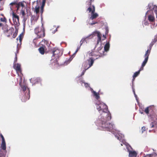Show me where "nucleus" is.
Here are the masks:
<instances>
[{
    "instance_id": "obj_1",
    "label": "nucleus",
    "mask_w": 157,
    "mask_h": 157,
    "mask_svg": "<svg viewBox=\"0 0 157 157\" xmlns=\"http://www.w3.org/2000/svg\"><path fill=\"white\" fill-rule=\"evenodd\" d=\"M96 109L100 115L95 123L98 128L102 130L111 132L113 134L117 131L115 129V125L109 121L111 119V116L106 105L101 101H97L95 103Z\"/></svg>"
},
{
    "instance_id": "obj_2",
    "label": "nucleus",
    "mask_w": 157,
    "mask_h": 157,
    "mask_svg": "<svg viewBox=\"0 0 157 157\" xmlns=\"http://www.w3.org/2000/svg\"><path fill=\"white\" fill-rule=\"evenodd\" d=\"M96 109L100 115L95 123L98 128L102 130L111 132L113 134L117 131L115 129V125L109 121L111 119V116L106 105L101 101H97L95 103Z\"/></svg>"
},
{
    "instance_id": "obj_3",
    "label": "nucleus",
    "mask_w": 157,
    "mask_h": 157,
    "mask_svg": "<svg viewBox=\"0 0 157 157\" xmlns=\"http://www.w3.org/2000/svg\"><path fill=\"white\" fill-rule=\"evenodd\" d=\"M113 134L114 135L115 137L117 138V140L121 142V146H123L124 145L125 146L128 151L129 152V157H137V153L133 150L131 146L125 142L124 139V136L123 135L120 133V132L118 130L113 133Z\"/></svg>"
},
{
    "instance_id": "obj_4",
    "label": "nucleus",
    "mask_w": 157,
    "mask_h": 157,
    "mask_svg": "<svg viewBox=\"0 0 157 157\" xmlns=\"http://www.w3.org/2000/svg\"><path fill=\"white\" fill-rule=\"evenodd\" d=\"M91 35L94 36H97L98 37L97 43L95 46V48H97V51L100 53L98 55L99 56L96 58V59H98L99 57H103L106 55V53H105L104 52L103 47L101 46V35L100 33L98 31H95L93 32Z\"/></svg>"
},
{
    "instance_id": "obj_5",
    "label": "nucleus",
    "mask_w": 157,
    "mask_h": 157,
    "mask_svg": "<svg viewBox=\"0 0 157 157\" xmlns=\"http://www.w3.org/2000/svg\"><path fill=\"white\" fill-rule=\"evenodd\" d=\"M53 54L52 56V62L54 63V65H58V63L59 57L60 56L63 54V51L61 50H60L58 48H54L52 50Z\"/></svg>"
},
{
    "instance_id": "obj_6",
    "label": "nucleus",
    "mask_w": 157,
    "mask_h": 157,
    "mask_svg": "<svg viewBox=\"0 0 157 157\" xmlns=\"http://www.w3.org/2000/svg\"><path fill=\"white\" fill-rule=\"evenodd\" d=\"M21 87L22 90L21 92L23 94L21 100L22 101L25 102L29 98V90L27 86L24 85H21Z\"/></svg>"
},
{
    "instance_id": "obj_7",
    "label": "nucleus",
    "mask_w": 157,
    "mask_h": 157,
    "mask_svg": "<svg viewBox=\"0 0 157 157\" xmlns=\"http://www.w3.org/2000/svg\"><path fill=\"white\" fill-rule=\"evenodd\" d=\"M92 7H93V10L92 12L91 15L89 18V21H87L86 23L87 25L89 24L91 25H93L96 23H98L96 21H92V22H91V20L92 21L93 19L95 18L98 16V14L97 13H94L95 11L94 6V5H93Z\"/></svg>"
},
{
    "instance_id": "obj_8",
    "label": "nucleus",
    "mask_w": 157,
    "mask_h": 157,
    "mask_svg": "<svg viewBox=\"0 0 157 157\" xmlns=\"http://www.w3.org/2000/svg\"><path fill=\"white\" fill-rule=\"evenodd\" d=\"M35 33L37 35L38 38H41L45 36L44 30L42 24L40 28L36 27L34 30Z\"/></svg>"
},
{
    "instance_id": "obj_9",
    "label": "nucleus",
    "mask_w": 157,
    "mask_h": 157,
    "mask_svg": "<svg viewBox=\"0 0 157 157\" xmlns=\"http://www.w3.org/2000/svg\"><path fill=\"white\" fill-rule=\"evenodd\" d=\"M94 60L95 59L92 57H90L86 61L84 62L83 64L84 69H85V70H86L91 67L94 63Z\"/></svg>"
},
{
    "instance_id": "obj_10",
    "label": "nucleus",
    "mask_w": 157,
    "mask_h": 157,
    "mask_svg": "<svg viewBox=\"0 0 157 157\" xmlns=\"http://www.w3.org/2000/svg\"><path fill=\"white\" fill-rule=\"evenodd\" d=\"M148 51H146L145 54L144 56L145 59L142 63V66H144L147 63L149 57V52Z\"/></svg>"
},
{
    "instance_id": "obj_11",
    "label": "nucleus",
    "mask_w": 157,
    "mask_h": 157,
    "mask_svg": "<svg viewBox=\"0 0 157 157\" xmlns=\"http://www.w3.org/2000/svg\"><path fill=\"white\" fill-rule=\"evenodd\" d=\"M90 90L92 93V95L98 101V99L100 98L99 93L96 92V91H94L90 87Z\"/></svg>"
},
{
    "instance_id": "obj_12",
    "label": "nucleus",
    "mask_w": 157,
    "mask_h": 157,
    "mask_svg": "<svg viewBox=\"0 0 157 157\" xmlns=\"http://www.w3.org/2000/svg\"><path fill=\"white\" fill-rule=\"evenodd\" d=\"M1 148L4 151L3 155L5 156L7 152V151L6 150V145L5 141L2 142L1 144Z\"/></svg>"
},
{
    "instance_id": "obj_13",
    "label": "nucleus",
    "mask_w": 157,
    "mask_h": 157,
    "mask_svg": "<svg viewBox=\"0 0 157 157\" xmlns=\"http://www.w3.org/2000/svg\"><path fill=\"white\" fill-rule=\"evenodd\" d=\"M23 34L22 33L21 34L18 36V37L17 38V40L18 41L19 38V41H17V50L19 49V47H20L21 44V40L22 39V37Z\"/></svg>"
},
{
    "instance_id": "obj_14",
    "label": "nucleus",
    "mask_w": 157,
    "mask_h": 157,
    "mask_svg": "<svg viewBox=\"0 0 157 157\" xmlns=\"http://www.w3.org/2000/svg\"><path fill=\"white\" fill-rule=\"evenodd\" d=\"M91 36H92V37L94 36L92 35H91V34L89 35V36H87L86 37L83 38L80 41V46H81L82 44L84 43V42H86V43H87V40L88 39H89V37Z\"/></svg>"
},
{
    "instance_id": "obj_15",
    "label": "nucleus",
    "mask_w": 157,
    "mask_h": 157,
    "mask_svg": "<svg viewBox=\"0 0 157 157\" xmlns=\"http://www.w3.org/2000/svg\"><path fill=\"white\" fill-rule=\"evenodd\" d=\"M148 8L149 10L151 11H154L156 9H157V6L155 5H154L153 3H150L148 4ZM153 13V12H152Z\"/></svg>"
},
{
    "instance_id": "obj_16",
    "label": "nucleus",
    "mask_w": 157,
    "mask_h": 157,
    "mask_svg": "<svg viewBox=\"0 0 157 157\" xmlns=\"http://www.w3.org/2000/svg\"><path fill=\"white\" fill-rule=\"evenodd\" d=\"M12 16L13 21L14 22L15 21L16 23V24L18 23L19 22V16L15 14L13 12L12 13Z\"/></svg>"
},
{
    "instance_id": "obj_17",
    "label": "nucleus",
    "mask_w": 157,
    "mask_h": 157,
    "mask_svg": "<svg viewBox=\"0 0 157 157\" xmlns=\"http://www.w3.org/2000/svg\"><path fill=\"white\" fill-rule=\"evenodd\" d=\"M13 67L17 72H21V65L18 63H14Z\"/></svg>"
},
{
    "instance_id": "obj_18",
    "label": "nucleus",
    "mask_w": 157,
    "mask_h": 157,
    "mask_svg": "<svg viewBox=\"0 0 157 157\" xmlns=\"http://www.w3.org/2000/svg\"><path fill=\"white\" fill-rule=\"evenodd\" d=\"M80 46L79 47H78L77 48V49L76 50V51H75V53L73 54V55L69 59V60H68V61H66L65 62V64L66 63V64H68V63H69L72 60L73 58L74 57V55L75 54V53L78 52V50L79 49V48H80Z\"/></svg>"
},
{
    "instance_id": "obj_19",
    "label": "nucleus",
    "mask_w": 157,
    "mask_h": 157,
    "mask_svg": "<svg viewBox=\"0 0 157 157\" xmlns=\"http://www.w3.org/2000/svg\"><path fill=\"white\" fill-rule=\"evenodd\" d=\"M147 18L149 21L151 22L154 21L155 20V18L153 14H149L147 16Z\"/></svg>"
},
{
    "instance_id": "obj_20",
    "label": "nucleus",
    "mask_w": 157,
    "mask_h": 157,
    "mask_svg": "<svg viewBox=\"0 0 157 157\" xmlns=\"http://www.w3.org/2000/svg\"><path fill=\"white\" fill-rule=\"evenodd\" d=\"M110 47V44L109 42H107L105 45L104 47V49H103L104 52H107L109 50V49Z\"/></svg>"
},
{
    "instance_id": "obj_21",
    "label": "nucleus",
    "mask_w": 157,
    "mask_h": 157,
    "mask_svg": "<svg viewBox=\"0 0 157 157\" xmlns=\"http://www.w3.org/2000/svg\"><path fill=\"white\" fill-rule=\"evenodd\" d=\"M80 83L81 84L82 86H83L82 84H83L86 88H87L89 86V84L88 83L85 82L84 81H80Z\"/></svg>"
},
{
    "instance_id": "obj_22",
    "label": "nucleus",
    "mask_w": 157,
    "mask_h": 157,
    "mask_svg": "<svg viewBox=\"0 0 157 157\" xmlns=\"http://www.w3.org/2000/svg\"><path fill=\"white\" fill-rule=\"evenodd\" d=\"M157 155V154L155 152L150 154L147 155L145 157H155Z\"/></svg>"
},
{
    "instance_id": "obj_23",
    "label": "nucleus",
    "mask_w": 157,
    "mask_h": 157,
    "mask_svg": "<svg viewBox=\"0 0 157 157\" xmlns=\"http://www.w3.org/2000/svg\"><path fill=\"white\" fill-rule=\"evenodd\" d=\"M2 29L3 30V31L4 32H8V29L7 28V26L6 25H3L2 24Z\"/></svg>"
},
{
    "instance_id": "obj_24",
    "label": "nucleus",
    "mask_w": 157,
    "mask_h": 157,
    "mask_svg": "<svg viewBox=\"0 0 157 157\" xmlns=\"http://www.w3.org/2000/svg\"><path fill=\"white\" fill-rule=\"evenodd\" d=\"M154 44V43H153V42H151V43L149 45V49H147V51H148V52H149V55L150 53L151 50V49L152 46Z\"/></svg>"
},
{
    "instance_id": "obj_25",
    "label": "nucleus",
    "mask_w": 157,
    "mask_h": 157,
    "mask_svg": "<svg viewBox=\"0 0 157 157\" xmlns=\"http://www.w3.org/2000/svg\"><path fill=\"white\" fill-rule=\"evenodd\" d=\"M38 50L40 53L42 55H43L44 53V49L43 47H40L38 49Z\"/></svg>"
},
{
    "instance_id": "obj_26",
    "label": "nucleus",
    "mask_w": 157,
    "mask_h": 157,
    "mask_svg": "<svg viewBox=\"0 0 157 157\" xmlns=\"http://www.w3.org/2000/svg\"><path fill=\"white\" fill-rule=\"evenodd\" d=\"M40 10V6L39 5H36L35 7L34 11L36 13H39Z\"/></svg>"
},
{
    "instance_id": "obj_27",
    "label": "nucleus",
    "mask_w": 157,
    "mask_h": 157,
    "mask_svg": "<svg viewBox=\"0 0 157 157\" xmlns=\"http://www.w3.org/2000/svg\"><path fill=\"white\" fill-rule=\"evenodd\" d=\"M46 0H42V4L41 6L40 9L41 10H43L44 7L45 6Z\"/></svg>"
},
{
    "instance_id": "obj_28",
    "label": "nucleus",
    "mask_w": 157,
    "mask_h": 157,
    "mask_svg": "<svg viewBox=\"0 0 157 157\" xmlns=\"http://www.w3.org/2000/svg\"><path fill=\"white\" fill-rule=\"evenodd\" d=\"M87 55H89L90 56H96V55L94 54V52H90L89 51L87 53Z\"/></svg>"
},
{
    "instance_id": "obj_29",
    "label": "nucleus",
    "mask_w": 157,
    "mask_h": 157,
    "mask_svg": "<svg viewBox=\"0 0 157 157\" xmlns=\"http://www.w3.org/2000/svg\"><path fill=\"white\" fill-rule=\"evenodd\" d=\"M140 71L136 72L135 73H134L133 75V78H135L136 77L140 74Z\"/></svg>"
},
{
    "instance_id": "obj_30",
    "label": "nucleus",
    "mask_w": 157,
    "mask_h": 157,
    "mask_svg": "<svg viewBox=\"0 0 157 157\" xmlns=\"http://www.w3.org/2000/svg\"><path fill=\"white\" fill-rule=\"evenodd\" d=\"M151 107V106L147 107L145 109L144 112L147 114L149 113V109Z\"/></svg>"
},
{
    "instance_id": "obj_31",
    "label": "nucleus",
    "mask_w": 157,
    "mask_h": 157,
    "mask_svg": "<svg viewBox=\"0 0 157 157\" xmlns=\"http://www.w3.org/2000/svg\"><path fill=\"white\" fill-rule=\"evenodd\" d=\"M24 1L19 2L18 3V5L20 6H21L22 7H25V5L24 4Z\"/></svg>"
},
{
    "instance_id": "obj_32",
    "label": "nucleus",
    "mask_w": 157,
    "mask_h": 157,
    "mask_svg": "<svg viewBox=\"0 0 157 157\" xmlns=\"http://www.w3.org/2000/svg\"><path fill=\"white\" fill-rule=\"evenodd\" d=\"M89 6V7L87 9V11H88L89 13L91 12L92 13V12L93 10V8H92L91 5Z\"/></svg>"
},
{
    "instance_id": "obj_33",
    "label": "nucleus",
    "mask_w": 157,
    "mask_h": 157,
    "mask_svg": "<svg viewBox=\"0 0 157 157\" xmlns=\"http://www.w3.org/2000/svg\"><path fill=\"white\" fill-rule=\"evenodd\" d=\"M40 78H37L35 79V82L34 84H35L36 82H39L40 81Z\"/></svg>"
},
{
    "instance_id": "obj_34",
    "label": "nucleus",
    "mask_w": 157,
    "mask_h": 157,
    "mask_svg": "<svg viewBox=\"0 0 157 157\" xmlns=\"http://www.w3.org/2000/svg\"><path fill=\"white\" fill-rule=\"evenodd\" d=\"M149 24V23L147 21H144L143 23V24L145 25H147Z\"/></svg>"
},
{
    "instance_id": "obj_35",
    "label": "nucleus",
    "mask_w": 157,
    "mask_h": 157,
    "mask_svg": "<svg viewBox=\"0 0 157 157\" xmlns=\"http://www.w3.org/2000/svg\"><path fill=\"white\" fill-rule=\"evenodd\" d=\"M157 41V35L155 36V38L152 41L154 43H155Z\"/></svg>"
},
{
    "instance_id": "obj_36",
    "label": "nucleus",
    "mask_w": 157,
    "mask_h": 157,
    "mask_svg": "<svg viewBox=\"0 0 157 157\" xmlns=\"http://www.w3.org/2000/svg\"><path fill=\"white\" fill-rule=\"evenodd\" d=\"M146 130V128L144 127V126H143V127L142 128V129H141V132H142V133H143L144 131H145Z\"/></svg>"
},
{
    "instance_id": "obj_37",
    "label": "nucleus",
    "mask_w": 157,
    "mask_h": 157,
    "mask_svg": "<svg viewBox=\"0 0 157 157\" xmlns=\"http://www.w3.org/2000/svg\"><path fill=\"white\" fill-rule=\"evenodd\" d=\"M21 14L23 16H24L25 15V13L24 10H21Z\"/></svg>"
},
{
    "instance_id": "obj_38",
    "label": "nucleus",
    "mask_w": 157,
    "mask_h": 157,
    "mask_svg": "<svg viewBox=\"0 0 157 157\" xmlns=\"http://www.w3.org/2000/svg\"><path fill=\"white\" fill-rule=\"evenodd\" d=\"M16 8H17V10H18V9H19L20 7V6H19L18 5V3H16Z\"/></svg>"
},
{
    "instance_id": "obj_39",
    "label": "nucleus",
    "mask_w": 157,
    "mask_h": 157,
    "mask_svg": "<svg viewBox=\"0 0 157 157\" xmlns=\"http://www.w3.org/2000/svg\"><path fill=\"white\" fill-rule=\"evenodd\" d=\"M1 137L2 138V142H4L5 141V139H4V137H3V136H2V135H1Z\"/></svg>"
},
{
    "instance_id": "obj_40",
    "label": "nucleus",
    "mask_w": 157,
    "mask_h": 157,
    "mask_svg": "<svg viewBox=\"0 0 157 157\" xmlns=\"http://www.w3.org/2000/svg\"><path fill=\"white\" fill-rule=\"evenodd\" d=\"M17 60V55L15 54V57L14 58V63H15L16 62Z\"/></svg>"
},
{
    "instance_id": "obj_41",
    "label": "nucleus",
    "mask_w": 157,
    "mask_h": 157,
    "mask_svg": "<svg viewBox=\"0 0 157 157\" xmlns=\"http://www.w3.org/2000/svg\"><path fill=\"white\" fill-rule=\"evenodd\" d=\"M150 126L151 128H153L154 126V123L153 122H151L150 124Z\"/></svg>"
},
{
    "instance_id": "obj_42",
    "label": "nucleus",
    "mask_w": 157,
    "mask_h": 157,
    "mask_svg": "<svg viewBox=\"0 0 157 157\" xmlns=\"http://www.w3.org/2000/svg\"><path fill=\"white\" fill-rule=\"evenodd\" d=\"M86 70H85V69H84V70H83L82 71V74L80 75V76H82V75H83L85 73V72Z\"/></svg>"
},
{
    "instance_id": "obj_43",
    "label": "nucleus",
    "mask_w": 157,
    "mask_h": 157,
    "mask_svg": "<svg viewBox=\"0 0 157 157\" xmlns=\"http://www.w3.org/2000/svg\"><path fill=\"white\" fill-rule=\"evenodd\" d=\"M94 0H90V1L89 2V5H91V3L92 2H93Z\"/></svg>"
},
{
    "instance_id": "obj_44",
    "label": "nucleus",
    "mask_w": 157,
    "mask_h": 157,
    "mask_svg": "<svg viewBox=\"0 0 157 157\" xmlns=\"http://www.w3.org/2000/svg\"><path fill=\"white\" fill-rule=\"evenodd\" d=\"M144 67V66H142V65H141V67L138 71H140V72L143 69V68Z\"/></svg>"
},
{
    "instance_id": "obj_45",
    "label": "nucleus",
    "mask_w": 157,
    "mask_h": 157,
    "mask_svg": "<svg viewBox=\"0 0 157 157\" xmlns=\"http://www.w3.org/2000/svg\"><path fill=\"white\" fill-rule=\"evenodd\" d=\"M106 32H105V33L106 34H108V27H106Z\"/></svg>"
},
{
    "instance_id": "obj_46",
    "label": "nucleus",
    "mask_w": 157,
    "mask_h": 157,
    "mask_svg": "<svg viewBox=\"0 0 157 157\" xmlns=\"http://www.w3.org/2000/svg\"><path fill=\"white\" fill-rule=\"evenodd\" d=\"M135 97L136 98V100L138 102V99H137V97L136 95V94H134Z\"/></svg>"
},
{
    "instance_id": "obj_47",
    "label": "nucleus",
    "mask_w": 157,
    "mask_h": 157,
    "mask_svg": "<svg viewBox=\"0 0 157 157\" xmlns=\"http://www.w3.org/2000/svg\"><path fill=\"white\" fill-rule=\"evenodd\" d=\"M16 2H12L10 4V5H14V4H16Z\"/></svg>"
},
{
    "instance_id": "obj_48",
    "label": "nucleus",
    "mask_w": 157,
    "mask_h": 157,
    "mask_svg": "<svg viewBox=\"0 0 157 157\" xmlns=\"http://www.w3.org/2000/svg\"><path fill=\"white\" fill-rule=\"evenodd\" d=\"M17 33H14L13 34V38H15V36H17Z\"/></svg>"
},
{
    "instance_id": "obj_49",
    "label": "nucleus",
    "mask_w": 157,
    "mask_h": 157,
    "mask_svg": "<svg viewBox=\"0 0 157 157\" xmlns=\"http://www.w3.org/2000/svg\"><path fill=\"white\" fill-rule=\"evenodd\" d=\"M156 15V17L157 18V9L156 10L154 11Z\"/></svg>"
},
{
    "instance_id": "obj_50",
    "label": "nucleus",
    "mask_w": 157,
    "mask_h": 157,
    "mask_svg": "<svg viewBox=\"0 0 157 157\" xmlns=\"http://www.w3.org/2000/svg\"><path fill=\"white\" fill-rule=\"evenodd\" d=\"M0 20L4 22V21H5V20L4 18H1Z\"/></svg>"
},
{
    "instance_id": "obj_51",
    "label": "nucleus",
    "mask_w": 157,
    "mask_h": 157,
    "mask_svg": "<svg viewBox=\"0 0 157 157\" xmlns=\"http://www.w3.org/2000/svg\"><path fill=\"white\" fill-rule=\"evenodd\" d=\"M57 28L56 29L54 30V32H53V33H55L57 31Z\"/></svg>"
},
{
    "instance_id": "obj_52",
    "label": "nucleus",
    "mask_w": 157,
    "mask_h": 157,
    "mask_svg": "<svg viewBox=\"0 0 157 157\" xmlns=\"http://www.w3.org/2000/svg\"><path fill=\"white\" fill-rule=\"evenodd\" d=\"M43 11V10H40V12L41 13V15L42 14Z\"/></svg>"
},
{
    "instance_id": "obj_53",
    "label": "nucleus",
    "mask_w": 157,
    "mask_h": 157,
    "mask_svg": "<svg viewBox=\"0 0 157 157\" xmlns=\"http://www.w3.org/2000/svg\"><path fill=\"white\" fill-rule=\"evenodd\" d=\"M133 93H134V94H135V90L134 89H133Z\"/></svg>"
},
{
    "instance_id": "obj_54",
    "label": "nucleus",
    "mask_w": 157,
    "mask_h": 157,
    "mask_svg": "<svg viewBox=\"0 0 157 157\" xmlns=\"http://www.w3.org/2000/svg\"><path fill=\"white\" fill-rule=\"evenodd\" d=\"M149 12V11L148 10V11H147V13H146V15H147V13H148V12Z\"/></svg>"
},
{
    "instance_id": "obj_55",
    "label": "nucleus",
    "mask_w": 157,
    "mask_h": 157,
    "mask_svg": "<svg viewBox=\"0 0 157 157\" xmlns=\"http://www.w3.org/2000/svg\"><path fill=\"white\" fill-rule=\"evenodd\" d=\"M30 82L32 83H33V82H32V78H31L30 79Z\"/></svg>"
},
{
    "instance_id": "obj_56",
    "label": "nucleus",
    "mask_w": 157,
    "mask_h": 157,
    "mask_svg": "<svg viewBox=\"0 0 157 157\" xmlns=\"http://www.w3.org/2000/svg\"><path fill=\"white\" fill-rule=\"evenodd\" d=\"M103 36L104 37V38H106V37L104 35H103Z\"/></svg>"
},
{
    "instance_id": "obj_57",
    "label": "nucleus",
    "mask_w": 157,
    "mask_h": 157,
    "mask_svg": "<svg viewBox=\"0 0 157 157\" xmlns=\"http://www.w3.org/2000/svg\"><path fill=\"white\" fill-rule=\"evenodd\" d=\"M2 24L0 23V27L2 26Z\"/></svg>"
},
{
    "instance_id": "obj_58",
    "label": "nucleus",
    "mask_w": 157,
    "mask_h": 157,
    "mask_svg": "<svg viewBox=\"0 0 157 157\" xmlns=\"http://www.w3.org/2000/svg\"><path fill=\"white\" fill-rule=\"evenodd\" d=\"M134 79H135V78H133V79H132V82L134 81Z\"/></svg>"
},
{
    "instance_id": "obj_59",
    "label": "nucleus",
    "mask_w": 157,
    "mask_h": 157,
    "mask_svg": "<svg viewBox=\"0 0 157 157\" xmlns=\"http://www.w3.org/2000/svg\"><path fill=\"white\" fill-rule=\"evenodd\" d=\"M147 148V146H146V147H145V149L146 148ZM145 151H147V150H146L145 149Z\"/></svg>"
},
{
    "instance_id": "obj_60",
    "label": "nucleus",
    "mask_w": 157,
    "mask_h": 157,
    "mask_svg": "<svg viewBox=\"0 0 157 157\" xmlns=\"http://www.w3.org/2000/svg\"><path fill=\"white\" fill-rule=\"evenodd\" d=\"M140 113H141V114H143V112H140Z\"/></svg>"
},
{
    "instance_id": "obj_61",
    "label": "nucleus",
    "mask_w": 157,
    "mask_h": 157,
    "mask_svg": "<svg viewBox=\"0 0 157 157\" xmlns=\"http://www.w3.org/2000/svg\"><path fill=\"white\" fill-rule=\"evenodd\" d=\"M59 27V26H58L57 27V29Z\"/></svg>"
},
{
    "instance_id": "obj_62",
    "label": "nucleus",
    "mask_w": 157,
    "mask_h": 157,
    "mask_svg": "<svg viewBox=\"0 0 157 157\" xmlns=\"http://www.w3.org/2000/svg\"><path fill=\"white\" fill-rule=\"evenodd\" d=\"M29 1L30 2V1L31 0H29Z\"/></svg>"
},
{
    "instance_id": "obj_63",
    "label": "nucleus",
    "mask_w": 157,
    "mask_h": 157,
    "mask_svg": "<svg viewBox=\"0 0 157 157\" xmlns=\"http://www.w3.org/2000/svg\"><path fill=\"white\" fill-rule=\"evenodd\" d=\"M2 0H0V1H2Z\"/></svg>"
},
{
    "instance_id": "obj_64",
    "label": "nucleus",
    "mask_w": 157,
    "mask_h": 157,
    "mask_svg": "<svg viewBox=\"0 0 157 157\" xmlns=\"http://www.w3.org/2000/svg\"><path fill=\"white\" fill-rule=\"evenodd\" d=\"M38 0H37V2H38Z\"/></svg>"
}]
</instances>
